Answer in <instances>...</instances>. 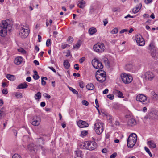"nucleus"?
<instances>
[{
    "instance_id": "20",
    "label": "nucleus",
    "mask_w": 158,
    "mask_h": 158,
    "mask_svg": "<svg viewBox=\"0 0 158 158\" xmlns=\"http://www.w3.org/2000/svg\"><path fill=\"white\" fill-rule=\"evenodd\" d=\"M22 61V58L21 57H18L15 58L14 60L15 63L17 65L20 64Z\"/></svg>"
},
{
    "instance_id": "17",
    "label": "nucleus",
    "mask_w": 158,
    "mask_h": 158,
    "mask_svg": "<svg viewBox=\"0 0 158 158\" xmlns=\"http://www.w3.org/2000/svg\"><path fill=\"white\" fill-rule=\"evenodd\" d=\"M148 48L150 52L157 49L155 47L154 44L153 42H151L150 43L148 47Z\"/></svg>"
},
{
    "instance_id": "63",
    "label": "nucleus",
    "mask_w": 158,
    "mask_h": 158,
    "mask_svg": "<svg viewBox=\"0 0 158 158\" xmlns=\"http://www.w3.org/2000/svg\"><path fill=\"white\" fill-rule=\"evenodd\" d=\"M26 80L28 82H30L31 80V78L30 77H28L26 78Z\"/></svg>"
},
{
    "instance_id": "58",
    "label": "nucleus",
    "mask_w": 158,
    "mask_h": 158,
    "mask_svg": "<svg viewBox=\"0 0 158 158\" xmlns=\"http://www.w3.org/2000/svg\"><path fill=\"white\" fill-rule=\"evenodd\" d=\"M78 66L79 65L77 64H76L74 65V68L77 70H78L79 69Z\"/></svg>"
},
{
    "instance_id": "56",
    "label": "nucleus",
    "mask_w": 158,
    "mask_h": 158,
    "mask_svg": "<svg viewBox=\"0 0 158 158\" xmlns=\"http://www.w3.org/2000/svg\"><path fill=\"white\" fill-rule=\"evenodd\" d=\"M152 0H145L144 2L146 4H148L151 3Z\"/></svg>"
},
{
    "instance_id": "28",
    "label": "nucleus",
    "mask_w": 158,
    "mask_h": 158,
    "mask_svg": "<svg viewBox=\"0 0 158 158\" xmlns=\"http://www.w3.org/2000/svg\"><path fill=\"white\" fill-rule=\"evenodd\" d=\"M6 78L10 81H14L15 80V77L12 75L9 74H7L6 75Z\"/></svg>"
},
{
    "instance_id": "6",
    "label": "nucleus",
    "mask_w": 158,
    "mask_h": 158,
    "mask_svg": "<svg viewBox=\"0 0 158 158\" xmlns=\"http://www.w3.org/2000/svg\"><path fill=\"white\" fill-rule=\"evenodd\" d=\"M93 49L96 52L102 53L104 51L105 47L103 43H98L94 46Z\"/></svg>"
},
{
    "instance_id": "59",
    "label": "nucleus",
    "mask_w": 158,
    "mask_h": 158,
    "mask_svg": "<svg viewBox=\"0 0 158 158\" xmlns=\"http://www.w3.org/2000/svg\"><path fill=\"white\" fill-rule=\"evenodd\" d=\"M133 18V16H131L130 15L128 14L127 15L125 16L124 17V18L125 19H127V18Z\"/></svg>"
},
{
    "instance_id": "42",
    "label": "nucleus",
    "mask_w": 158,
    "mask_h": 158,
    "mask_svg": "<svg viewBox=\"0 0 158 158\" xmlns=\"http://www.w3.org/2000/svg\"><path fill=\"white\" fill-rule=\"evenodd\" d=\"M12 158H22L21 156L17 154H15L12 156Z\"/></svg>"
},
{
    "instance_id": "19",
    "label": "nucleus",
    "mask_w": 158,
    "mask_h": 158,
    "mask_svg": "<svg viewBox=\"0 0 158 158\" xmlns=\"http://www.w3.org/2000/svg\"><path fill=\"white\" fill-rule=\"evenodd\" d=\"M28 85L26 84V83L24 82L23 83H21L19 85L17 88V89H25L27 88Z\"/></svg>"
},
{
    "instance_id": "51",
    "label": "nucleus",
    "mask_w": 158,
    "mask_h": 158,
    "mask_svg": "<svg viewBox=\"0 0 158 158\" xmlns=\"http://www.w3.org/2000/svg\"><path fill=\"white\" fill-rule=\"evenodd\" d=\"M117 156V153L115 152L110 155V158H115Z\"/></svg>"
},
{
    "instance_id": "47",
    "label": "nucleus",
    "mask_w": 158,
    "mask_h": 158,
    "mask_svg": "<svg viewBox=\"0 0 158 158\" xmlns=\"http://www.w3.org/2000/svg\"><path fill=\"white\" fill-rule=\"evenodd\" d=\"M73 38L71 36L69 37L67 40V41H68L70 43H72L73 41Z\"/></svg>"
},
{
    "instance_id": "64",
    "label": "nucleus",
    "mask_w": 158,
    "mask_h": 158,
    "mask_svg": "<svg viewBox=\"0 0 158 158\" xmlns=\"http://www.w3.org/2000/svg\"><path fill=\"white\" fill-rule=\"evenodd\" d=\"M33 63L36 65H39V62L37 60H35L33 61Z\"/></svg>"
},
{
    "instance_id": "12",
    "label": "nucleus",
    "mask_w": 158,
    "mask_h": 158,
    "mask_svg": "<svg viewBox=\"0 0 158 158\" xmlns=\"http://www.w3.org/2000/svg\"><path fill=\"white\" fill-rule=\"evenodd\" d=\"M97 81L100 82L102 83L104 82L106 79V75H103V76L101 75H95Z\"/></svg>"
},
{
    "instance_id": "37",
    "label": "nucleus",
    "mask_w": 158,
    "mask_h": 158,
    "mask_svg": "<svg viewBox=\"0 0 158 158\" xmlns=\"http://www.w3.org/2000/svg\"><path fill=\"white\" fill-rule=\"evenodd\" d=\"M81 152L79 150H77L76 151V155L77 157H82L81 156Z\"/></svg>"
},
{
    "instance_id": "61",
    "label": "nucleus",
    "mask_w": 158,
    "mask_h": 158,
    "mask_svg": "<svg viewBox=\"0 0 158 158\" xmlns=\"http://www.w3.org/2000/svg\"><path fill=\"white\" fill-rule=\"evenodd\" d=\"M48 68L52 71L54 73H56V71L55 70V69L52 67H49Z\"/></svg>"
},
{
    "instance_id": "18",
    "label": "nucleus",
    "mask_w": 158,
    "mask_h": 158,
    "mask_svg": "<svg viewBox=\"0 0 158 158\" xmlns=\"http://www.w3.org/2000/svg\"><path fill=\"white\" fill-rule=\"evenodd\" d=\"M35 147L33 144H30L28 146V150L31 152L33 153L35 152Z\"/></svg>"
},
{
    "instance_id": "55",
    "label": "nucleus",
    "mask_w": 158,
    "mask_h": 158,
    "mask_svg": "<svg viewBox=\"0 0 158 158\" xmlns=\"http://www.w3.org/2000/svg\"><path fill=\"white\" fill-rule=\"evenodd\" d=\"M2 93L4 94H6L8 93L7 90L6 89H3Z\"/></svg>"
},
{
    "instance_id": "45",
    "label": "nucleus",
    "mask_w": 158,
    "mask_h": 158,
    "mask_svg": "<svg viewBox=\"0 0 158 158\" xmlns=\"http://www.w3.org/2000/svg\"><path fill=\"white\" fill-rule=\"evenodd\" d=\"M51 40L50 39H48L47 40L46 42V45L47 47H48L51 44Z\"/></svg>"
},
{
    "instance_id": "9",
    "label": "nucleus",
    "mask_w": 158,
    "mask_h": 158,
    "mask_svg": "<svg viewBox=\"0 0 158 158\" xmlns=\"http://www.w3.org/2000/svg\"><path fill=\"white\" fill-rule=\"evenodd\" d=\"M135 40L138 44L140 46H143L145 44L144 39L141 35H137L135 37Z\"/></svg>"
},
{
    "instance_id": "4",
    "label": "nucleus",
    "mask_w": 158,
    "mask_h": 158,
    "mask_svg": "<svg viewBox=\"0 0 158 158\" xmlns=\"http://www.w3.org/2000/svg\"><path fill=\"white\" fill-rule=\"evenodd\" d=\"M83 149H86L90 150H93L96 148L97 145L94 141H88L83 143Z\"/></svg>"
},
{
    "instance_id": "40",
    "label": "nucleus",
    "mask_w": 158,
    "mask_h": 158,
    "mask_svg": "<svg viewBox=\"0 0 158 158\" xmlns=\"http://www.w3.org/2000/svg\"><path fill=\"white\" fill-rule=\"evenodd\" d=\"M88 134V131L85 130H84L81 132V136L82 137L86 136Z\"/></svg>"
},
{
    "instance_id": "62",
    "label": "nucleus",
    "mask_w": 158,
    "mask_h": 158,
    "mask_svg": "<svg viewBox=\"0 0 158 158\" xmlns=\"http://www.w3.org/2000/svg\"><path fill=\"white\" fill-rule=\"evenodd\" d=\"M40 106L42 107H44L45 106V103L44 102H42L40 103Z\"/></svg>"
},
{
    "instance_id": "29",
    "label": "nucleus",
    "mask_w": 158,
    "mask_h": 158,
    "mask_svg": "<svg viewBox=\"0 0 158 158\" xmlns=\"http://www.w3.org/2000/svg\"><path fill=\"white\" fill-rule=\"evenodd\" d=\"M115 92L117 94V95L118 97L122 98H124L122 93L120 91L117 90H116L115 91Z\"/></svg>"
},
{
    "instance_id": "39",
    "label": "nucleus",
    "mask_w": 158,
    "mask_h": 158,
    "mask_svg": "<svg viewBox=\"0 0 158 158\" xmlns=\"http://www.w3.org/2000/svg\"><path fill=\"white\" fill-rule=\"evenodd\" d=\"M150 114L151 115L152 117H153V118H156L157 117V116L158 115V113L153 112L151 113Z\"/></svg>"
},
{
    "instance_id": "3",
    "label": "nucleus",
    "mask_w": 158,
    "mask_h": 158,
    "mask_svg": "<svg viewBox=\"0 0 158 158\" xmlns=\"http://www.w3.org/2000/svg\"><path fill=\"white\" fill-rule=\"evenodd\" d=\"M29 31L28 25H23L19 29V35L22 38H25L28 35Z\"/></svg>"
},
{
    "instance_id": "53",
    "label": "nucleus",
    "mask_w": 158,
    "mask_h": 158,
    "mask_svg": "<svg viewBox=\"0 0 158 158\" xmlns=\"http://www.w3.org/2000/svg\"><path fill=\"white\" fill-rule=\"evenodd\" d=\"M85 57H82L80 59L79 61L80 63L82 64L85 61Z\"/></svg>"
},
{
    "instance_id": "1",
    "label": "nucleus",
    "mask_w": 158,
    "mask_h": 158,
    "mask_svg": "<svg viewBox=\"0 0 158 158\" xmlns=\"http://www.w3.org/2000/svg\"><path fill=\"white\" fill-rule=\"evenodd\" d=\"M9 27V24L6 21H2L0 25V35L2 37L5 36L7 35V29L10 31Z\"/></svg>"
},
{
    "instance_id": "32",
    "label": "nucleus",
    "mask_w": 158,
    "mask_h": 158,
    "mask_svg": "<svg viewBox=\"0 0 158 158\" xmlns=\"http://www.w3.org/2000/svg\"><path fill=\"white\" fill-rule=\"evenodd\" d=\"M132 68V65L131 64H128L126 65L125 69L127 71H130Z\"/></svg>"
},
{
    "instance_id": "31",
    "label": "nucleus",
    "mask_w": 158,
    "mask_h": 158,
    "mask_svg": "<svg viewBox=\"0 0 158 158\" xmlns=\"http://www.w3.org/2000/svg\"><path fill=\"white\" fill-rule=\"evenodd\" d=\"M35 98L36 100H39L41 97V94L40 92H38L35 95Z\"/></svg>"
},
{
    "instance_id": "27",
    "label": "nucleus",
    "mask_w": 158,
    "mask_h": 158,
    "mask_svg": "<svg viewBox=\"0 0 158 158\" xmlns=\"http://www.w3.org/2000/svg\"><path fill=\"white\" fill-rule=\"evenodd\" d=\"M63 65L65 69H68L70 67V64L67 60H65L64 61Z\"/></svg>"
},
{
    "instance_id": "34",
    "label": "nucleus",
    "mask_w": 158,
    "mask_h": 158,
    "mask_svg": "<svg viewBox=\"0 0 158 158\" xmlns=\"http://www.w3.org/2000/svg\"><path fill=\"white\" fill-rule=\"evenodd\" d=\"M69 87V89L70 91H72L74 94H76L77 95L78 94V92L77 91H76L75 89H74L73 88L71 87Z\"/></svg>"
},
{
    "instance_id": "16",
    "label": "nucleus",
    "mask_w": 158,
    "mask_h": 158,
    "mask_svg": "<svg viewBox=\"0 0 158 158\" xmlns=\"http://www.w3.org/2000/svg\"><path fill=\"white\" fill-rule=\"evenodd\" d=\"M150 52L153 58L155 59L158 58V52L157 49Z\"/></svg>"
},
{
    "instance_id": "7",
    "label": "nucleus",
    "mask_w": 158,
    "mask_h": 158,
    "mask_svg": "<svg viewBox=\"0 0 158 158\" xmlns=\"http://www.w3.org/2000/svg\"><path fill=\"white\" fill-rule=\"evenodd\" d=\"M121 77L122 81L126 84L131 83L133 80L132 77L131 75L125 73H123L121 74Z\"/></svg>"
},
{
    "instance_id": "36",
    "label": "nucleus",
    "mask_w": 158,
    "mask_h": 158,
    "mask_svg": "<svg viewBox=\"0 0 158 158\" xmlns=\"http://www.w3.org/2000/svg\"><path fill=\"white\" fill-rule=\"evenodd\" d=\"M15 96L19 98H23V95L21 93L17 92L15 94Z\"/></svg>"
},
{
    "instance_id": "24",
    "label": "nucleus",
    "mask_w": 158,
    "mask_h": 158,
    "mask_svg": "<svg viewBox=\"0 0 158 158\" xmlns=\"http://www.w3.org/2000/svg\"><path fill=\"white\" fill-rule=\"evenodd\" d=\"M97 32V30L95 28H90L89 30V33L90 35H93Z\"/></svg>"
},
{
    "instance_id": "43",
    "label": "nucleus",
    "mask_w": 158,
    "mask_h": 158,
    "mask_svg": "<svg viewBox=\"0 0 158 158\" xmlns=\"http://www.w3.org/2000/svg\"><path fill=\"white\" fill-rule=\"evenodd\" d=\"M19 52H21L23 54H25L26 53V51L23 49L21 48L18 49Z\"/></svg>"
},
{
    "instance_id": "8",
    "label": "nucleus",
    "mask_w": 158,
    "mask_h": 158,
    "mask_svg": "<svg viewBox=\"0 0 158 158\" xmlns=\"http://www.w3.org/2000/svg\"><path fill=\"white\" fill-rule=\"evenodd\" d=\"M136 99L137 101H139L144 104H146L149 102V101L147 100L146 96L143 94L137 95Z\"/></svg>"
},
{
    "instance_id": "54",
    "label": "nucleus",
    "mask_w": 158,
    "mask_h": 158,
    "mask_svg": "<svg viewBox=\"0 0 158 158\" xmlns=\"http://www.w3.org/2000/svg\"><path fill=\"white\" fill-rule=\"evenodd\" d=\"M128 31V29H122L120 31V33L122 34L125 32H127Z\"/></svg>"
},
{
    "instance_id": "25",
    "label": "nucleus",
    "mask_w": 158,
    "mask_h": 158,
    "mask_svg": "<svg viewBox=\"0 0 158 158\" xmlns=\"http://www.w3.org/2000/svg\"><path fill=\"white\" fill-rule=\"evenodd\" d=\"M86 88L89 90H93L94 88V85L92 83H89L86 86Z\"/></svg>"
},
{
    "instance_id": "11",
    "label": "nucleus",
    "mask_w": 158,
    "mask_h": 158,
    "mask_svg": "<svg viewBox=\"0 0 158 158\" xmlns=\"http://www.w3.org/2000/svg\"><path fill=\"white\" fill-rule=\"evenodd\" d=\"M33 121L31 123L32 125L34 126H38L41 121L40 118L39 117H34L33 118Z\"/></svg>"
},
{
    "instance_id": "38",
    "label": "nucleus",
    "mask_w": 158,
    "mask_h": 158,
    "mask_svg": "<svg viewBox=\"0 0 158 158\" xmlns=\"http://www.w3.org/2000/svg\"><path fill=\"white\" fill-rule=\"evenodd\" d=\"M144 149L146 152L149 154L150 156V157H152V155L150 152L149 149L147 147H144Z\"/></svg>"
},
{
    "instance_id": "33",
    "label": "nucleus",
    "mask_w": 158,
    "mask_h": 158,
    "mask_svg": "<svg viewBox=\"0 0 158 158\" xmlns=\"http://www.w3.org/2000/svg\"><path fill=\"white\" fill-rule=\"evenodd\" d=\"M103 68V66L102 63L101 62L98 61V65L97 67L96 68V69H99L100 70L102 69Z\"/></svg>"
},
{
    "instance_id": "2",
    "label": "nucleus",
    "mask_w": 158,
    "mask_h": 158,
    "mask_svg": "<svg viewBox=\"0 0 158 158\" xmlns=\"http://www.w3.org/2000/svg\"><path fill=\"white\" fill-rule=\"evenodd\" d=\"M137 139V136L135 133L131 134L129 136L127 141L128 147L132 148L135 144Z\"/></svg>"
},
{
    "instance_id": "46",
    "label": "nucleus",
    "mask_w": 158,
    "mask_h": 158,
    "mask_svg": "<svg viewBox=\"0 0 158 158\" xmlns=\"http://www.w3.org/2000/svg\"><path fill=\"white\" fill-rule=\"evenodd\" d=\"M38 142H39V143H40L41 144H43L44 143V141L43 139L41 138H39L38 139Z\"/></svg>"
},
{
    "instance_id": "26",
    "label": "nucleus",
    "mask_w": 158,
    "mask_h": 158,
    "mask_svg": "<svg viewBox=\"0 0 158 158\" xmlns=\"http://www.w3.org/2000/svg\"><path fill=\"white\" fill-rule=\"evenodd\" d=\"M106 75V73L103 71H102L101 69H100L99 70L97 71L95 75H101V76H103V75L104 74Z\"/></svg>"
},
{
    "instance_id": "10",
    "label": "nucleus",
    "mask_w": 158,
    "mask_h": 158,
    "mask_svg": "<svg viewBox=\"0 0 158 158\" xmlns=\"http://www.w3.org/2000/svg\"><path fill=\"white\" fill-rule=\"evenodd\" d=\"M77 124L80 128L86 127H88L89 124L85 121L80 120L77 122Z\"/></svg>"
},
{
    "instance_id": "22",
    "label": "nucleus",
    "mask_w": 158,
    "mask_h": 158,
    "mask_svg": "<svg viewBox=\"0 0 158 158\" xmlns=\"http://www.w3.org/2000/svg\"><path fill=\"white\" fill-rule=\"evenodd\" d=\"M85 2L83 0H81L80 1L78 6L79 7L83 9L85 6Z\"/></svg>"
},
{
    "instance_id": "14",
    "label": "nucleus",
    "mask_w": 158,
    "mask_h": 158,
    "mask_svg": "<svg viewBox=\"0 0 158 158\" xmlns=\"http://www.w3.org/2000/svg\"><path fill=\"white\" fill-rule=\"evenodd\" d=\"M147 144L151 148L153 149L156 147V145L154 142L153 140L149 141L147 142Z\"/></svg>"
},
{
    "instance_id": "41",
    "label": "nucleus",
    "mask_w": 158,
    "mask_h": 158,
    "mask_svg": "<svg viewBox=\"0 0 158 158\" xmlns=\"http://www.w3.org/2000/svg\"><path fill=\"white\" fill-rule=\"evenodd\" d=\"M118 30L117 28H115L111 31V33L114 34H116L118 32Z\"/></svg>"
},
{
    "instance_id": "50",
    "label": "nucleus",
    "mask_w": 158,
    "mask_h": 158,
    "mask_svg": "<svg viewBox=\"0 0 158 158\" xmlns=\"http://www.w3.org/2000/svg\"><path fill=\"white\" fill-rule=\"evenodd\" d=\"M82 104L84 105L87 106L89 104L88 102L86 100H83L82 101Z\"/></svg>"
},
{
    "instance_id": "48",
    "label": "nucleus",
    "mask_w": 158,
    "mask_h": 158,
    "mask_svg": "<svg viewBox=\"0 0 158 158\" xmlns=\"http://www.w3.org/2000/svg\"><path fill=\"white\" fill-rule=\"evenodd\" d=\"M79 86L82 88H83L84 87L85 85L82 81H81L79 82Z\"/></svg>"
},
{
    "instance_id": "13",
    "label": "nucleus",
    "mask_w": 158,
    "mask_h": 158,
    "mask_svg": "<svg viewBox=\"0 0 158 158\" xmlns=\"http://www.w3.org/2000/svg\"><path fill=\"white\" fill-rule=\"evenodd\" d=\"M145 77L147 80L151 81L154 77V75L152 73L148 72L145 74Z\"/></svg>"
},
{
    "instance_id": "21",
    "label": "nucleus",
    "mask_w": 158,
    "mask_h": 158,
    "mask_svg": "<svg viewBox=\"0 0 158 158\" xmlns=\"http://www.w3.org/2000/svg\"><path fill=\"white\" fill-rule=\"evenodd\" d=\"M98 60L97 59H94L92 62V64L94 67L96 69L98 64Z\"/></svg>"
},
{
    "instance_id": "60",
    "label": "nucleus",
    "mask_w": 158,
    "mask_h": 158,
    "mask_svg": "<svg viewBox=\"0 0 158 158\" xmlns=\"http://www.w3.org/2000/svg\"><path fill=\"white\" fill-rule=\"evenodd\" d=\"M58 34V32L56 31H54L53 32V36L54 37L56 38V35Z\"/></svg>"
},
{
    "instance_id": "44",
    "label": "nucleus",
    "mask_w": 158,
    "mask_h": 158,
    "mask_svg": "<svg viewBox=\"0 0 158 158\" xmlns=\"http://www.w3.org/2000/svg\"><path fill=\"white\" fill-rule=\"evenodd\" d=\"M107 98L110 100H113L114 98V96L112 94H109L107 96Z\"/></svg>"
},
{
    "instance_id": "57",
    "label": "nucleus",
    "mask_w": 158,
    "mask_h": 158,
    "mask_svg": "<svg viewBox=\"0 0 158 158\" xmlns=\"http://www.w3.org/2000/svg\"><path fill=\"white\" fill-rule=\"evenodd\" d=\"M3 117V111L1 110H0V119L2 118Z\"/></svg>"
},
{
    "instance_id": "5",
    "label": "nucleus",
    "mask_w": 158,
    "mask_h": 158,
    "mask_svg": "<svg viewBox=\"0 0 158 158\" xmlns=\"http://www.w3.org/2000/svg\"><path fill=\"white\" fill-rule=\"evenodd\" d=\"M103 123L99 122L95 123L94 125V128L96 133L98 134H101L103 131Z\"/></svg>"
},
{
    "instance_id": "49",
    "label": "nucleus",
    "mask_w": 158,
    "mask_h": 158,
    "mask_svg": "<svg viewBox=\"0 0 158 158\" xmlns=\"http://www.w3.org/2000/svg\"><path fill=\"white\" fill-rule=\"evenodd\" d=\"M43 96L48 99H50L51 98V96L47 93H45L44 94Z\"/></svg>"
},
{
    "instance_id": "23",
    "label": "nucleus",
    "mask_w": 158,
    "mask_h": 158,
    "mask_svg": "<svg viewBox=\"0 0 158 158\" xmlns=\"http://www.w3.org/2000/svg\"><path fill=\"white\" fill-rule=\"evenodd\" d=\"M140 7L139 5H136L135 7L132 10L133 13H136L139 10L142 6L141 4H140Z\"/></svg>"
},
{
    "instance_id": "15",
    "label": "nucleus",
    "mask_w": 158,
    "mask_h": 158,
    "mask_svg": "<svg viewBox=\"0 0 158 158\" xmlns=\"http://www.w3.org/2000/svg\"><path fill=\"white\" fill-rule=\"evenodd\" d=\"M136 123V121L134 118H130L127 121V124L130 126H133L135 125Z\"/></svg>"
},
{
    "instance_id": "52",
    "label": "nucleus",
    "mask_w": 158,
    "mask_h": 158,
    "mask_svg": "<svg viewBox=\"0 0 158 158\" xmlns=\"http://www.w3.org/2000/svg\"><path fill=\"white\" fill-rule=\"evenodd\" d=\"M33 77L35 80H37L39 78V76L36 74H35V75L33 76Z\"/></svg>"
},
{
    "instance_id": "35",
    "label": "nucleus",
    "mask_w": 158,
    "mask_h": 158,
    "mask_svg": "<svg viewBox=\"0 0 158 158\" xmlns=\"http://www.w3.org/2000/svg\"><path fill=\"white\" fill-rule=\"evenodd\" d=\"M151 94L153 99H158V95L156 94L154 92H152Z\"/></svg>"
},
{
    "instance_id": "30",
    "label": "nucleus",
    "mask_w": 158,
    "mask_h": 158,
    "mask_svg": "<svg viewBox=\"0 0 158 158\" xmlns=\"http://www.w3.org/2000/svg\"><path fill=\"white\" fill-rule=\"evenodd\" d=\"M81 44V40H79L77 43L75 45H74L73 48L74 49H77L79 48L80 45Z\"/></svg>"
}]
</instances>
